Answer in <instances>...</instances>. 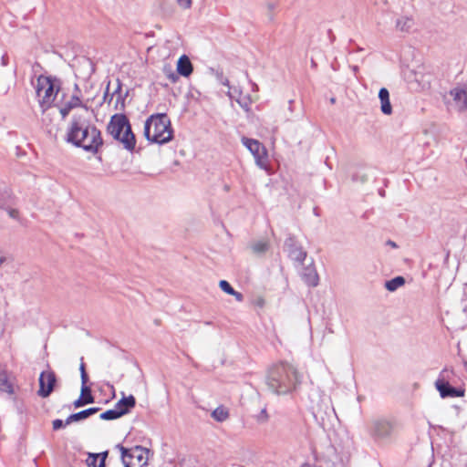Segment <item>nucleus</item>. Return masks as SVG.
<instances>
[{
	"label": "nucleus",
	"instance_id": "63",
	"mask_svg": "<svg viewBox=\"0 0 467 467\" xmlns=\"http://www.w3.org/2000/svg\"><path fill=\"white\" fill-rule=\"evenodd\" d=\"M463 311H464V312H466V311H467V305H465V306H463Z\"/></svg>",
	"mask_w": 467,
	"mask_h": 467
},
{
	"label": "nucleus",
	"instance_id": "7",
	"mask_svg": "<svg viewBox=\"0 0 467 467\" xmlns=\"http://www.w3.org/2000/svg\"><path fill=\"white\" fill-rule=\"evenodd\" d=\"M284 251L286 253L287 257L295 264L304 265L307 252L295 234L291 233L286 234L284 242Z\"/></svg>",
	"mask_w": 467,
	"mask_h": 467
},
{
	"label": "nucleus",
	"instance_id": "41",
	"mask_svg": "<svg viewBox=\"0 0 467 467\" xmlns=\"http://www.w3.org/2000/svg\"><path fill=\"white\" fill-rule=\"evenodd\" d=\"M256 421L258 423H265L268 420L269 416L266 411V408H263L261 411L255 415Z\"/></svg>",
	"mask_w": 467,
	"mask_h": 467
},
{
	"label": "nucleus",
	"instance_id": "13",
	"mask_svg": "<svg viewBox=\"0 0 467 467\" xmlns=\"http://www.w3.org/2000/svg\"><path fill=\"white\" fill-rule=\"evenodd\" d=\"M121 399L119 400L115 404V409L119 412V415L122 417L124 415L129 414L132 409L136 406V398L130 394L129 396H125L124 392H121Z\"/></svg>",
	"mask_w": 467,
	"mask_h": 467
},
{
	"label": "nucleus",
	"instance_id": "5",
	"mask_svg": "<svg viewBox=\"0 0 467 467\" xmlns=\"http://www.w3.org/2000/svg\"><path fill=\"white\" fill-rule=\"evenodd\" d=\"M450 374H453V369L444 368L439 374L434 382L436 390L441 399L462 398L465 396V388L463 386L454 387L450 383Z\"/></svg>",
	"mask_w": 467,
	"mask_h": 467
},
{
	"label": "nucleus",
	"instance_id": "64",
	"mask_svg": "<svg viewBox=\"0 0 467 467\" xmlns=\"http://www.w3.org/2000/svg\"><path fill=\"white\" fill-rule=\"evenodd\" d=\"M330 38H332L331 40L333 41V40L335 39V36L332 34V35L330 36Z\"/></svg>",
	"mask_w": 467,
	"mask_h": 467
},
{
	"label": "nucleus",
	"instance_id": "37",
	"mask_svg": "<svg viewBox=\"0 0 467 467\" xmlns=\"http://www.w3.org/2000/svg\"><path fill=\"white\" fill-rule=\"evenodd\" d=\"M215 77H216V79L218 80V82L220 84H222L223 86L230 88V81H229V79L226 77H224L223 72L222 69H217L216 70Z\"/></svg>",
	"mask_w": 467,
	"mask_h": 467
},
{
	"label": "nucleus",
	"instance_id": "9",
	"mask_svg": "<svg viewBox=\"0 0 467 467\" xmlns=\"http://www.w3.org/2000/svg\"><path fill=\"white\" fill-rule=\"evenodd\" d=\"M242 142L244 146L253 154L255 163L262 169L267 167L268 152L265 145L258 140L243 137Z\"/></svg>",
	"mask_w": 467,
	"mask_h": 467
},
{
	"label": "nucleus",
	"instance_id": "55",
	"mask_svg": "<svg viewBox=\"0 0 467 467\" xmlns=\"http://www.w3.org/2000/svg\"><path fill=\"white\" fill-rule=\"evenodd\" d=\"M78 107L83 108V109H84L85 110H87V111H88V110H89V109H90L88 106H87V105H86V104H84L83 102H82V105H79Z\"/></svg>",
	"mask_w": 467,
	"mask_h": 467
},
{
	"label": "nucleus",
	"instance_id": "34",
	"mask_svg": "<svg viewBox=\"0 0 467 467\" xmlns=\"http://www.w3.org/2000/svg\"><path fill=\"white\" fill-rule=\"evenodd\" d=\"M352 181L356 182L365 183L368 181V176L364 171L360 170L353 173Z\"/></svg>",
	"mask_w": 467,
	"mask_h": 467
},
{
	"label": "nucleus",
	"instance_id": "17",
	"mask_svg": "<svg viewBox=\"0 0 467 467\" xmlns=\"http://www.w3.org/2000/svg\"><path fill=\"white\" fill-rule=\"evenodd\" d=\"M379 99L380 100V109L384 115L392 113V106L389 100V92L387 88H380L379 90Z\"/></svg>",
	"mask_w": 467,
	"mask_h": 467
},
{
	"label": "nucleus",
	"instance_id": "38",
	"mask_svg": "<svg viewBox=\"0 0 467 467\" xmlns=\"http://www.w3.org/2000/svg\"><path fill=\"white\" fill-rule=\"evenodd\" d=\"M219 287L222 291H223L225 294L227 295H231L232 293H234V287L231 285V284L226 281V280H221L219 282Z\"/></svg>",
	"mask_w": 467,
	"mask_h": 467
},
{
	"label": "nucleus",
	"instance_id": "46",
	"mask_svg": "<svg viewBox=\"0 0 467 467\" xmlns=\"http://www.w3.org/2000/svg\"><path fill=\"white\" fill-rule=\"evenodd\" d=\"M15 404H16V410L19 414H23L26 412V408H25V405L23 403V401H19L17 400L16 398H15Z\"/></svg>",
	"mask_w": 467,
	"mask_h": 467
},
{
	"label": "nucleus",
	"instance_id": "42",
	"mask_svg": "<svg viewBox=\"0 0 467 467\" xmlns=\"http://www.w3.org/2000/svg\"><path fill=\"white\" fill-rule=\"evenodd\" d=\"M115 448L119 451L121 460L128 459L130 455V448L124 447L121 443H118Z\"/></svg>",
	"mask_w": 467,
	"mask_h": 467
},
{
	"label": "nucleus",
	"instance_id": "16",
	"mask_svg": "<svg viewBox=\"0 0 467 467\" xmlns=\"http://www.w3.org/2000/svg\"><path fill=\"white\" fill-rule=\"evenodd\" d=\"M122 82L119 78H117V88L115 90L111 93L109 99V104L112 101L113 97L117 96L116 103H115V109L119 110L123 112L125 110V101L122 94Z\"/></svg>",
	"mask_w": 467,
	"mask_h": 467
},
{
	"label": "nucleus",
	"instance_id": "40",
	"mask_svg": "<svg viewBox=\"0 0 467 467\" xmlns=\"http://www.w3.org/2000/svg\"><path fill=\"white\" fill-rule=\"evenodd\" d=\"M15 204H9L7 208H4L3 210L6 211L9 217L15 220L19 219V211L16 208H13Z\"/></svg>",
	"mask_w": 467,
	"mask_h": 467
},
{
	"label": "nucleus",
	"instance_id": "21",
	"mask_svg": "<svg viewBox=\"0 0 467 467\" xmlns=\"http://www.w3.org/2000/svg\"><path fill=\"white\" fill-rule=\"evenodd\" d=\"M0 391L8 394H14L15 389L13 384L10 382L7 375V370L5 366L0 364Z\"/></svg>",
	"mask_w": 467,
	"mask_h": 467
},
{
	"label": "nucleus",
	"instance_id": "32",
	"mask_svg": "<svg viewBox=\"0 0 467 467\" xmlns=\"http://www.w3.org/2000/svg\"><path fill=\"white\" fill-rule=\"evenodd\" d=\"M236 102L239 104V106L246 112H250L251 111V104H252V99H251V97L250 95H246L244 96V98H240L238 99H236Z\"/></svg>",
	"mask_w": 467,
	"mask_h": 467
},
{
	"label": "nucleus",
	"instance_id": "52",
	"mask_svg": "<svg viewBox=\"0 0 467 467\" xmlns=\"http://www.w3.org/2000/svg\"><path fill=\"white\" fill-rule=\"evenodd\" d=\"M124 467H134L135 466V462H133L132 460H128V459H125V460H121Z\"/></svg>",
	"mask_w": 467,
	"mask_h": 467
},
{
	"label": "nucleus",
	"instance_id": "8",
	"mask_svg": "<svg viewBox=\"0 0 467 467\" xmlns=\"http://www.w3.org/2000/svg\"><path fill=\"white\" fill-rule=\"evenodd\" d=\"M38 389L36 394L42 399L48 398L57 388L58 379L52 369L43 370L38 378Z\"/></svg>",
	"mask_w": 467,
	"mask_h": 467
},
{
	"label": "nucleus",
	"instance_id": "3",
	"mask_svg": "<svg viewBox=\"0 0 467 467\" xmlns=\"http://www.w3.org/2000/svg\"><path fill=\"white\" fill-rule=\"evenodd\" d=\"M107 131L114 140L122 145L124 150L131 153L134 152L137 138L132 130L130 119L124 112L120 111L111 116L107 125Z\"/></svg>",
	"mask_w": 467,
	"mask_h": 467
},
{
	"label": "nucleus",
	"instance_id": "4",
	"mask_svg": "<svg viewBox=\"0 0 467 467\" xmlns=\"http://www.w3.org/2000/svg\"><path fill=\"white\" fill-rule=\"evenodd\" d=\"M62 82L60 78L56 76H44L39 75L37 77V85L36 87V93L37 97L41 96L43 90L45 94L41 99H39V106L42 111L57 106L54 101L61 90Z\"/></svg>",
	"mask_w": 467,
	"mask_h": 467
},
{
	"label": "nucleus",
	"instance_id": "31",
	"mask_svg": "<svg viewBox=\"0 0 467 467\" xmlns=\"http://www.w3.org/2000/svg\"><path fill=\"white\" fill-rule=\"evenodd\" d=\"M162 72L165 74V76L171 80V83H176L179 80V74L178 72H174L172 69V67L169 64L164 65L162 68Z\"/></svg>",
	"mask_w": 467,
	"mask_h": 467
},
{
	"label": "nucleus",
	"instance_id": "11",
	"mask_svg": "<svg viewBox=\"0 0 467 467\" xmlns=\"http://www.w3.org/2000/svg\"><path fill=\"white\" fill-rule=\"evenodd\" d=\"M88 382H81L80 395L72 403L75 409H78L95 402V397L92 393L91 387L88 386Z\"/></svg>",
	"mask_w": 467,
	"mask_h": 467
},
{
	"label": "nucleus",
	"instance_id": "25",
	"mask_svg": "<svg viewBox=\"0 0 467 467\" xmlns=\"http://www.w3.org/2000/svg\"><path fill=\"white\" fill-rule=\"evenodd\" d=\"M160 115H150L145 120L144 128H143V136L150 143H153L152 134L150 133V130L152 127V121L154 120L155 118H157Z\"/></svg>",
	"mask_w": 467,
	"mask_h": 467
},
{
	"label": "nucleus",
	"instance_id": "15",
	"mask_svg": "<svg viewBox=\"0 0 467 467\" xmlns=\"http://www.w3.org/2000/svg\"><path fill=\"white\" fill-rule=\"evenodd\" d=\"M176 71L180 76L184 78H188L192 75L193 65L187 55L183 54L179 57Z\"/></svg>",
	"mask_w": 467,
	"mask_h": 467
},
{
	"label": "nucleus",
	"instance_id": "27",
	"mask_svg": "<svg viewBox=\"0 0 467 467\" xmlns=\"http://www.w3.org/2000/svg\"><path fill=\"white\" fill-rule=\"evenodd\" d=\"M412 26L413 19L410 17H401L396 21V27L402 32H409Z\"/></svg>",
	"mask_w": 467,
	"mask_h": 467
},
{
	"label": "nucleus",
	"instance_id": "39",
	"mask_svg": "<svg viewBox=\"0 0 467 467\" xmlns=\"http://www.w3.org/2000/svg\"><path fill=\"white\" fill-rule=\"evenodd\" d=\"M98 459L95 456V452H88V458L86 460V464L88 467H100V462L97 464Z\"/></svg>",
	"mask_w": 467,
	"mask_h": 467
},
{
	"label": "nucleus",
	"instance_id": "51",
	"mask_svg": "<svg viewBox=\"0 0 467 467\" xmlns=\"http://www.w3.org/2000/svg\"><path fill=\"white\" fill-rule=\"evenodd\" d=\"M9 63V57H8V55L7 53H5L2 57H1V65L3 67H6Z\"/></svg>",
	"mask_w": 467,
	"mask_h": 467
},
{
	"label": "nucleus",
	"instance_id": "43",
	"mask_svg": "<svg viewBox=\"0 0 467 467\" xmlns=\"http://www.w3.org/2000/svg\"><path fill=\"white\" fill-rule=\"evenodd\" d=\"M95 456L97 457L98 460H99L100 467L107 466L106 462H107V458L109 456V451H101L99 453H95Z\"/></svg>",
	"mask_w": 467,
	"mask_h": 467
},
{
	"label": "nucleus",
	"instance_id": "53",
	"mask_svg": "<svg viewBox=\"0 0 467 467\" xmlns=\"http://www.w3.org/2000/svg\"><path fill=\"white\" fill-rule=\"evenodd\" d=\"M386 244L391 246L392 248H397L398 247L397 244L394 241H392V240H388L386 242Z\"/></svg>",
	"mask_w": 467,
	"mask_h": 467
},
{
	"label": "nucleus",
	"instance_id": "35",
	"mask_svg": "<svg viewBox=\"0 0 467 467\" xmlns=\"http://www.w3.org/2000/svg\"><path fill=\"white\" fill-rule=\"evenodd\" d=\"M277 6H278L277 3L269 2L266 4V9H267L266 16H267L268 21L270 23H273L275 21L274 11Z\"/></svg>",
	"mask_w": 467,
	"mask_h": 467
},
{
	"label": "nucleus",
	"instance_id": "54",
	"mask_svg": "<svg viewBox=\"0 0 467 467\" xmlns=\"http://www.w3.org/2000/svg\"><path fill=\"white\" fill-rule=\"evenodd\" d=\"M350 68L352 69V71L354 72V74L356 75L358 70H359V67L358 66H356V65H353V66H350Z\"/></svg>",
	"mask_w": 467,
	"mask_h": 467
},
{
	"label": "nucleus",
	"instance_id": "2",
	"mask_svg": "<svg viewBox=\"0 0 467 467\" xmlns=\"http://www.w3.org/2000/svg\"><path fill=\"white\" fill-rule=\"evenodd\" d=\"M268 389L277 395H285L301 384L297 370L286 362H280L271 367L266 375Z\"/></svg>",
	"mask_w": 467,
	"mask_h": 467
},
{
	"label": "nucleus",
	"instance_id": "47",
	"mask_svg": "<svg viewBox=\"0 0 467 467\" xmlns=\"http://www.w3.org/2000/svg\"><path fill=\"white\" fill-rule=\"evenodd\" d=\"M254 305L259 308H263L265 305V300L264 297L259 296L254 301Z\"/></svg>",
	"mask_w": 467,
	"mask_h": 467
},
{
	"label": "nucleus",
	"instance_id": "45",
	"mask_svg": "<svg viewBox=\"0 0 467 467\" xmlns=\"http://www.w3.org/2000/svg\"><path fill=\"white\" fill-rule=\"evenodd\" d=\"M180 466L181 467H197L196 466V461L195 460H192V459H183L181 463H180Z\"/></svg>",
	"mask_w": 467,
	"mask_h": 467
},
{
	"label": "nucleus",
	"instance_id": "57",
	"mask_svg": "<svg viewBox=\"0 0 467 467\" xmlns=\"http://www.w3.org/2000/svg\"><path fill=\"white\" fill-rule=\"evenodd\" d=\"M74 89H75V91H77V92H80V89H79V87H78V84H75V86H74Z\"/></svg>",
	"mask_w": 467,
	"mask_h": 467
},
{
	"label": "nucleus",
	"instance_id": "26",
	"mask_svg": "<svg viewBox=\"0 0 467 467\" xmlns=\"http://www.w3.org/2000/svg\"><path fill=\"white\" fill-rule=\"evenodd\" d=\"M212 417L216 421L223 422L229 417V411L223 406H219L213 410Z\"/></svg>",
	"mask_w": 467,
	"mask_h": 467
},
{
	"label": "nucleus",
	"instance_id": "49",
	"mask_svg": "<svg viewBox=\"0 0 467 467\" xmlns=\"http://www.w3.org/2000/svg\"><path fill=\"white\" fill-rule=\"evenodd\" d=\"M43 69H44V68H43L42 65H41L39 62H37V61H36V62L32 65V70H33V72H34L35 74H36V73H37V72H39V71H41V70H43Z\"/></svg>",
	"mask_w": 467,
	"mask_h": 467
},
{
	"label": "nucleus",
	"instance_id": "48",
	"mask_svg": "<svg viewBox=\"0 0 467 467\" xmlns=\"http://www.w3.org/2000/svg\"><path fill=\"white\" fill-rule=\"evenodd\" d=\"M109 86H110V81H108V84L106 86V89H105V92H104V95H103V101L102 102H108L109 103V96L111 95L109 93Z\"/></svg>",
	"mask_w": 467,
	"mask_h": 467
},
{
	"label": "nucleus",
	"instance_id": "59",
	"mask_svg": "<svg viewBox=\"0 0 467 467\" xmlns=\"http://www.w3.org/2000/svg\"><path fill=\"white\" fill-rule=\"evenodd\" d=\"M258 89V86L255 84V83H253V90H257Z\"/></svg>",
	"mask_w": 467,
	"mask_h": 467
},
{
	"label": "nucleus",
	"instance_id": "62",
	"mask_svg": "<svg viewBox=\"0 0 467 467\" xmlns=\"http://www.w3.org/2000/svg\"><path fill=\"white\" fill-rule=\"evenodd\" d=\"M148 464H139L138 467H146Z\"/></svg>",
	"mask_w": 467,
	"mask_h": 467
},
{
	"label": "nucleus",
	"instance_id": "36",
	"mask_svg": "<svg viewBox=\"0 0 467 467\" xmlns=\"http://www.w3.org/2000/svg\"><path fill=\"white\" fill-rule=\"evenodd\" d=\"M79 372H80L81 382H88L89 377L87 372L86 364L84 363L83 358H80Z\"/></svg>",
	"mask_w": 467,
	"mask_h": 467
},
{
	"label": "nucleus",
	"instance_id": "6",
	"mask_svg": "<svg viewBox=\"0 0 467 467\" xmlns=\"http://www.w3.org/2000/svg\"><path fill=\"white\" fill-rule=\"evenodd\" d=\"M153 115H161L155 118L152 121L154 126V132L152 134L153 143L163 145L171 141L174 138V130L167 113H154Z\"/></svg>",
	"mask_w": 467,
	"mask_h": 467
},
{
	"label": "nucleus",
	"instance_id": "44",
	"mask_svg": "<svg viewBox=\"0 0 467 467\" xmlns=\"http://www.w3.org/2000/svg\"><path fill=\"white\" fill-rule=\"evenodd\" d=\"M176 3L184 10L192 8V0H176Z\"/></svg>",
	"mask_w": 467,
	"mask_h": 467
},
{
	"label": "nucleus",
	"instance_id": "56",
	"mask_svg": "<svg viewBox=\"0 0 467 467\" xmlns=\"http://www.w3.org/2000/svg\"><path fill=\"white\" fill-rule=\"evenodd\" d=\"M129 94H130V90L128 89V90L123 94L124 101L126 100V98L129 96Z\"/></svg>",
	"mask_w": 467,
	"mask_h": 467
},
{
	"label": "nucleus",
	"instance_id": "20",
	"mask_svg": "<svg viewBox=\"0 0 467 467\" xmlns=\"http://www.w3.org/2000/svg\"><path fill=\"white\" fill-rule=\"evenodd\" d=\"M79 105H82L79 96L78 94H73L70 100L66 102L64 106L59 109L62 119H65L68 116L69 112L73 109L78 108Z\"/></svg>",
	"mask_w": 467,
	"mask_h": 467
},
{
	"label": "nucleus",
	"instance_id": "10",
	"mask_svg": "<svg viewBox=\"0 0 467 467\" xmlns=\"http://www.w3.org/2000/svg\"><path fill=\"white\" fill-rule=\"evenodd\" d=\"M393 429L394 425L391 421L380 418L372 420L369 427V433L376 441H379L390 437Z\"/></svg>",
	"mask_w": 467,
	"mask_h": 467
},
{
	"label": "nucleus",
	"instance_id": "30",
	"mask_svg": "<svg viewBox=\"0 0 467 467\" xmlns=\"http://www.w3.org/2000/svg\"><path fill=\"white\" fill-rule=\"evenodd\" d=\"M161 14L164 17H172L175 13V7L172 4L162 2L160 5Z\"/></svg>",
	"mask_w": 467,
	"mask_h": 467
},
{
	"label": "nucleus",
	"instance_id": "14",
	"mask_svg": "<svg viewBox=\"0 0 467 467\" xmlns=\"http://www.w3.org/2000/svg\"><path fill=\"white\" fill-rule=\"evenodd\" d=\"M302 279L308 286L315 287L318 285L319 277L314 265L313 259H311L309 265L304 267Z\"/></svg>",
	"mask_w": 467,
	"mask_h": 467
},
{
	"label": "nucleus",
	"instance_id": "22",
	"mask_svg": "<svg viewBox=\"0 0 467 467\" xmlns=\"http://www.w3.org/2000/svg\"><path fill=\"white\" fill-rule=\"evenodd\" d=\"M451 95L459 106L460 109H467V92L463 88H453Z\"/></svg>",
	"mask_w": 467,
	"mask_h": 467
},
{
	"label": "nucleus",
	"instance_id": "1",
	"mask_svg": "<svg viewBox=\"0 0 467 467\" xmlns=\"http://www.w3.org/2000/svg\"><path fill=\"white\" fill-rule=\"evenodd\" d=\"M65 141L93 155H97L104 144L100 130L82 114L72 116Z\"/></svg>",
	"mask_w": 467,
	"mask_h": 467
},
{
	"label": "nucleus",
	"instance_id": "12",
	"mask_svg": "<svg viewBox=\"0 0 467 467\" xmlns=\"http://www.w3.org/2000/svg\"><path fill=\"white\" fill-rule=\"evenodd\" d=\"M150 453L153 454L150 449L136 445L130 448L128 459L135 462V466L139 464H148Z\"/></svg>",
	"mask_w": 467,
	"mask_h": 467
},
{
	"label": "nucleus",
	"instance_id": "23",
	"mask_svg": "<svg viewBox=\"0 0 467 467\" xmlns=\"http://www.w3.org/2000/svg\"><path fill=\"white\" fill-rule=\"evenodd\" d=\"M250 248L254 254L264 256L270 249V243L265 240L256 241L250 245Z\"/></svg>",
	"mask_w": 467,
	"mask_h": 467
},
{
	"label": "nucleus",
	"instance_id": "50",
	"mask_svg": "<svg viewBox=\"0 0 467 467\" xmlns=\"http://www.w3.org/2000/svg\"><path fill=\"white\" fill-rule=\"evenodd\" d=\"M230 296H234V298L238 301V302H242L244 300V295L236 290L234 291V293H232Z\"/></svg>",
	"mask_w": 467,
	"mask_h": 467
},
{
	"label": "nucleus",
	"instance_id": "19",
	"mask_svg": "<svg viewBox=\"0 0 467 467\" xmlns=\"http://www.w3.org/2000/svg\"><path fill=\"white\" fill-rule=\"evenodd\" d=\"M101 409L99 407H90L78 412L68 415V421L78 422L88 419V417L98 413Z\"/></svg>",
	"mask_w": 467,
	"mask_h": 467
},
{
	"label": "nucleus",
	"instance_id": "58",
	"mask_svg": "<svg viewBox=\"0 0 467 467\" xmlns=\"http://www.w3.org/2000/svg\"><path fill=\"white\" fill-rule=\"evenodd\" d=\"M336 101H337L336 98L333 97V98L330 99V103L331 104H335Z\"/></svg>",
	"mask_w": 467,
	"mask_h": 467
},
{
	"label": "nucleus",
	"instance_id": "29",
	"mask_svg": "<svg viewBox=\"0 0 467 467\" xmlns=\"http://www.w3.org/2000/svg\"><path fill=\"white\" fill-rule=\"evenodd\" d=\"M119 418H121V416L115 408L107 410L99 414V419L102 420H115Z\"/></svg>",
	"mask_w": 467,
	"mask_h": 467
},
{
	"label": "nucleus",
	"instance_id": "24",
	"mask_svg": "<svg viewBox=\"0 0 467 467\" xmlns=\"http://www.w3.org/2000/svg\"><path fill=\"white\" fill-rule=\"evenodd\" d=\"M406 283L404 276L397 275L389 280H386L384 284V287L386 290L389 292H394L400 287L403 286Z\"/></svg>",
	"mask_w": 467,
	"mask_h": 467
},
{
	"label": "nucleus",
	"instance_id": "60",
	"mask_svg": "<svg viewBox=\"0 0 467 467\" xmlns=\"http://www.w3.org/2000/svg\"><path fill=\"white\" fill-rule=\"evenodd\" d=\"M379 192V194H380L381 196H384V195H385V191H384V190H380Z\"/></svg>",
	"mask_w": 467,
	"mask_h": 467
},
{
	"label": "nucleus",
	"instance_id": "33",
	"mask_svg": "<svg viewBox=\"0 0 467 467\" xmlns=\"http://www.w3.org/2000/svg\"><path fill=\"white\" fill-rule=\"evenodd\" d=\"M71 423H72L71 421H68V416L67 417V419L65 420H63L61 419H56L52 421V429H53V431H59V430L65 428L67 425H69Z\"/></svg>",
	"mask_w": 467,
	"mask_h": 467
},
{
	"label": "nucleus",
	"instance_id": "18",
	"mask_svg": "<svg viewBox=\"0 0 467 467\" xmlns=\"http://www.w3.org/2000/svg\"><path fill=\"white\" fill-rule=\"evenodd\" d=\"M9 204H16V197L6 186L0 188V209L7 208Z\"/></svg>",
	"mask_w": 467,
	"mask_h": 467
},
{
	"label": "nucleus",
	"instance_id": "28",
	"mask_svg": "<svg viewBox=\"0 0 467 467\" xmlns=\"http://www.w3.org/2000/svg\"><path fill=\"white\" fill-rule=\"evenodd\" d=\"M407 78L409 81H415L420 85H424L425 82H428V80H425V74L413 69L408 72Z\"/></svg>",
	"mask_w": 467,
	"mask_h": 467
},
{
	"label": "nucleus",
	"instance_id": "61",
	"mask_svg": "<svg viewBox=\"0 0 467 467\" xmlns=\"http://www.w3.org/2000/svg\"><path fill=\"white\" fill-rule=\"evenodd\" d=\"M311 64H312V67H316L317 66L316 62L313 59L311 61Z\"/></svg>",
	"mask_w": 467,
	"mask_h": 467
}]
</instances>
